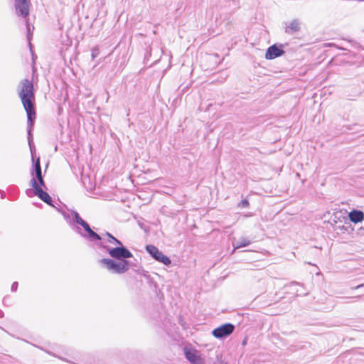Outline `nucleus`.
Wrapping results in <instances>:
<instances>
[{"label": "nucleus", "mask_w": 364, "mask_h": 364, "mask_svg": "<svg viewBox=\"0 0 364 364\" xmlns=\"http://www.w3.org/2000/svg\"><path fill=\"white\" fill-rule=\"evenodd\" d=\"M249 205V202L247 199L242 200L238 205L240 208H247Z\"/></svg>", "instance_id": "18"}, {"label": "nucleus", "mask_w": 364, "mask_h": 364, "mask_svg": "<svg viewBox=\"0 0 364 364\" xmlns=\"http://www.w3.org/2000/svg\"><path fill=\"white\" fill-rule=\"evenodd\" d=\"M100 262L109 272L118 274L127 272L131 266L129 261L114 260L109 258L102 259L100 260Z\"/></svg>", "instance_id": "2"}, {"label": "nucleus", "mask_w": 364, "mask_h": 364, "mask_svg": "<svg viewBox=\"0 0 364 364\" xmlns=\"http://www.w3.org/2000/svg\"><path fill=\"white\" fill-rule=\"evenodd\" d=\"M296 294L297 296H304V295H306L308 293L307 292H304L301 289H296Z\"/></svg>", "instance_id": "20"}, {"label": "nucleus", "mask_w": 364, "mask_h": 364, "mask_svg": "<svg viewBox=\"0 0 364 364\" xmlns=\"http://www.w3.org/2000/svg\"><path fill=\"white\" fill-rule=\"evenodd\" d=\"M37 180L38 181V186H40L42 188H43V187L46 186L43 177L38 178H37Z\"/></svg>", "instance_id": "19"}, {"label": "nucleus", "mask_w": 364, "mask_h": 364, "mask_svg": "<svg viewBox=\"0 0 364 364\" xmlns=\"http://www.w3.org/2000/svg\"><path fill=\"white\" fill-rule=\"evenodd\" d=\"M111 257L120 261H128L127 259L133 257L132 253L122 245L113 248H107Z\"/></svg>", "instance_id": "4"}, {"label": "nucleus", "mask_w": 364, "mask_h": 364, "mask_svg": "<svg viewBox=\"0 0 364 364\" xmlns=\"http://www.w3.org/2000/svg\"><path fill=\"white\" fill-rule=\"evenodd\" d=\"M349 218L351 222L358 223L364 220V213L360 210H353L350 212Z\"/></svg>", "instance_id": "10"}, {"label": "nucleus", "mask_w": 364, "mask_h": 364, "mask_svg": "<svg viewBox=\"0 0 364 364\" xmlns=\"http://www.w3.org/2000/svg\"><path fill=\"white\" fill-rule=\"evenodd\" d=\"M100 54V49L98 47H94L92 49V53H91V57L92 59H95V58H97Z\"/></svg>", "instance_id": "17"}, {"label": "nucleus", "mask_w": 364, "mask_h": 364, "mask_svg": "<svg viewBox=\"0 0 364 364\" xmlns=\"http://www.w3.org/2000/svg\"><path fill=\"white\" fill-rule=\"evenodd\" d=\"M284 53V51L279 48L277 45H272L269 46L265 53V58L268 60H272L279 56H282Z\"/></svg>", "instance_id": "9"}, {"label": "nucleus", "mask_w": 364, "mask_h": 364, "mask_svg": "<svg viewBox=\"0 0 364 364\" xmlns=\"http://www.w3.org/2000/svg\"><path fill=\"white\" fill-rule=\"evenodd\" d=\"M27 29L29 31V26H28V25H27Z\"/></svg>", "instance_id": "27"}, {"label": "nucleus", "mask_w": 364, "mask_h": 364, "mask_svg": "<svg viewBox=\"0 0 364 364\" xmlns=\"http://www.w3.org/2000/svg\"><path fill=\"white\" fill-rule=\"evenodd\" d=\"M4 313L1 310H0V318L3 317Z\"/></svg>", "instance_id": "26"}, {"label": "nucleus", "mask_w": 364, "mask_h": 364, "mask_svg": "<svg viewBox=\"0 0 364 364\" xmlns=\"http://www.w3.org/2000/svg\"><path fill=\"white\" fill-rule=\"evenodd\" d=\"M146 250L155 260L166 266H168L171 263L170 258L164 255L156 246L147 245L146 246Z\"/></svg>", "instance_id": "5"}, {"label": "nucleus", "mask_w": 364, "mask_h": 364, "mask_svg": "<svg viewBox=\"0 0 364 364\" xmlns=\"http://www.w3.org/2000/svg\"><path fill=\"white\" fill-rule=\"evenodd\" d=\"M31 183L35 195L48 205L53 206L51 197L48 193L45 192L40 186H38L37 181L34 178L31 180Z\"/></svg>", "instance_id": "7"}, {"label": "nucleus", "mask_w": 364, "mask_h": 364, "mask_svg": "<svg viewBox=\"0 0 364 364\" xmlns=\"http://www.w3.org/2000/svg\"><path fill=\"white\" fill-rule=\"evenodd\" d=\"M36 117H31V120L29 121V119L27 118V124H28V129H27V134H28V142L29 147L30 146H34V144L33 143V136L31 134L32 127L34 125V120Z\"/></svg>", "instance_id": "12"}, {"label": "nucleus", "mask_w": 364, "mask_h": 364, "mask_svg": "<svg viewBox=\"0 0 364 364\" xmlns=\"http://www.w3.org/2000/svg\"><path fill=\"white\" fill-rule=\"evenodd\" d=\"M18 282H14L12 284V285H11V291H16L17 290V289H18Z\"/></svg>", "instance_id": "21"}, {"label": "nucleus", "mask_w": 364, "mask_h": 364, "mask_svg": "<svg viewBox=\"0 0 364 364\" xmlns=\"http://www.w3.org/2000/svg\"><path fill=\"white\" fill-rule=\"evenodd\" d=\"M299 29L300 26L299 21L297 20H294L286 28V33L289 34H292L294 32L299 31Z\"/></svg>", "instance_id": "13"}, {"label": "nucleus", "mask_w": 364, "mask_h": 364, "mask_svg": "<svg viewBox=\"0 0 364 364\" xmlns=\"http://www.w3.org/2000/svg\"><path fill=\"white\" fill-rule=\"evenodd\" d=\"M291 286H293V285H299L301 287V288H303V285H300L298 282H293L290 284Z\"/></svg>", "instance_id": "24"}, {"label": "nucleus", "mask_w": 364, "mask_h": 364, "mask_svg": "<svg viewBox=\"0 0 364 364\" xmlns=\"http://www.w3.org/2000/svg\"><path fill=\"white\" fill-rule=\"evenodd\" d=\"M15 8L19 16L26 17L29 14V2L28 0H16Z\"/></svg>", "instance_id": "8"}, {"label": "nucleus", "mask_w": 364, "mask_h": 364, "mask_svg": "<svg viewBox=\"0 0 364 364\" xmlns=\"http://www.w3.org/2000/svg\"><path fill=\"white\" fill-rule=\"evenodd\" d=\"M235 330V326L232 323H227L215 328L212 334L217 338H224L230 336Z\"/></svg>", "instance_id": "6"}, {"label": "nucleus", "mask_w": 364, "mask_h": 364, "mask_svg": "<svg viewBox=\"0 0 364 364\" xmlns=\"http://www.w3.org/2000/svg\"><path fill=\"white\" fill-rule=\"evenodd\" d=\"M364 287V283H363V284H359V285H358V286H356V287H353V289H360V288H362V287Z\"/></svg>", "instance_id": "23"}, {"label": "nucleus", "mask_w": 364, "mask_h": 364, "mask_svg": "<svg viewBox=\"0 0 364 364\" xmlns=\"http://www.w3.org/2000/svg\"><path fill=\"white\" fill-rule=\"evenodd\" d=\"M18 96L26 112L27 118L31 121V117H36V109L34 105L35 95L33 85L29 80L24 79L20 82L18 85Z\"/></svg>", "instance_id": "1"}, {"label": "nucleus", "mask_w": 364, "mask_h": 364, "mask_svg": "<svg viewBox=\"0 0 364 364\" xmlns=\"http://www.w3.org/2000/svg\"><path fill=\"white\" fill-rule=\"evenodd\" d=\"M184 353L186 355V358L192 363V364L196 363L195 361L196 360V355L193 352H192L191 350L187 349L186 348H184Z\"/></svg>", "instance_id": "15"}, {"label": "nucleus", "mask_w": 364, "mask_h": 364, "mask_svg": "<svg viewBox=\"0 0 364 364\" xmlns=\"http://www.w3.org/2000/svg\"><path fill=\"white\" fill-rule=\"evenodd\" d=\"M251 243L250 240L247 237H242L237 242H233L232 245L234 247L232 254H233L237 249L245 247L248 246Z\"/></svg>", "instance_id": "11"}, {"label": "nucleus", "mask_w": 364, "mask_h": 364, "mask_svg": "<svg viewBox=\"0 0 364 364\" xmlns=\"http://www.w3.org/2000/svg\"><path fill=\"white\" fill-rule=\"evenodd\" d=\"M33 173L35 174L36 178L43 177L39 157L36 159V162L34 163Z\"/></svg>", "instance_id": "14"}, {"label": "nucleus", "mask_w": 364, "mask_h": 364, "mask_svg": "<svg viewBox=\"0 0 364 364\" xmlns=\"http://www.w3.org/2000/svg\"><path fill=\"white\" fill-rule=\"evenodd\" d=\"M29 148L32 156V160L33 161V152L35 151V146H30Z\"/></svg>", "instance_id": "22"}, {"label": "nucleus", "mask_w": 364, "mask_h": 364, "mask_svg": "<svg viewBox=\"0 0 364 364\" xmlns=\"http://www.w3.org/2000/svg\"><path fill=\"white\" fill-rule=\"evenodd\" d=\"M73 214L75 221L77 224L80 225L84 228L85 232H82L81 229L78 228V234L90 242L101 240V237L91 229L90 225L81 218L77 212L73 210Z\"/></svg>", "instance_id": "3"}, {"label": "nucleus", "mask_w": 364, "mask_h": 364, "mask_svg": "<svg viewBox=\"0 0 364 364\" xmlns=\"http://www.w3.org/2000/svg\"><path fill=\"white\" fill-rule=\"evenodd\" d=\"M247 338H245V339L242 342V345L245 346L247 344Z\"/></svg>", "instance_id": "25"}, {"label": "nucleus", "mask_w": 364, "mask_h": 364, "mask_svg": "<svg viewBox=\"0 0 364 364\" xmlns=\"http://www.w3.org/2000/svg\"><path fill=\"white\" fill-rule=\"evenodd\" d=\"M107 235L109 237V240H108V242H110V243H115L117 245H118L119 246L122 245V242L120 240H119L118 239H117L116 237H114L113 235H112L109 232H107Z\"/></svg>", "instance_id": "16"}]
</instances>
